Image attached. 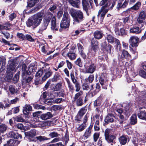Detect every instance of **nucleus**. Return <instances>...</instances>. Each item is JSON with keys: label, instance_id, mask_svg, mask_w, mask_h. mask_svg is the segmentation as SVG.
Listing matches in <instances>:
<instances>
[{"label": "nucleus", "instance_id": "nucleus-51", "mask_svg": "<svg viewBox=\"0 0 146 146\" xmlns=\"http://www.w3.org/2000/svg\"><path fill=\"white\" fill-rule=\"evenodd\" d=\"M62 86V84L61 83H58L53 87L52 90L54 91H58L61 89Z\"/></svg>", "mask_w": 146, "mask_h": 146}, {"label": "nucleus", "instance_id": "nucleus-39", "mask_svg": "<svg viewBox=\"0 0 146 146\" xmlns=\"http://www.w3.org/2000/svg\"><path fill=\"white\" fill-rule=\"evenodd\" d=\"M46 23L48 24L51 19L52 18L53 14L51 12L48 11L46 13Z\"/></svg>", "mask_w": 146, "mask_h": 146}, {"label": "nucleus", "instance_id": "nucleus-9", "mask_svg": "<svg viewBox=\"0 0 146 146\" xmlns=\"http://www.w3.org/2000/svg\"><path fill=\"white\" fill-rule=\"evenodd\" d=\"M145 106L140 107L139 108V111L137 113L138 117L140 119L146 121V112L145 110L143 109H146Z\"/></svg>", "mask_w": 146, "mask_h": 146}, {"label": "nucleus", "instance_id": "nucleus-52", "mask_svg": "<svg viewBox=\"0 0 146 146\" xmlns=\"http://www.w3.org/2000/svg\"><path fill=\"white\" fill-rule=\"evenodd\" d=\"M60 76L59 73L56 72L54 74L53 77L51 79L52 81V82H56L59 79Z\"/></svg>", "mask_w": 146, "mask_h": 146}, {"label": "nucleus", "instance_id": "nucleus-55", "mask_svg": "<svg viewBox=\"0 0 146 146\" xmlns=\"http://www.w3.org/2000/svg\"><path fill=\"white\" fill-rule=\"evenodd\" d=\"M100 135V133L95 132L93 134V139L94 141L96 142L97 141Z\"/></svg>", "mask_w": 146, "mask_h": 146}, {"label": "nucleus", "instance_id": "nucleus-49", "mask_svg": "<svg viewBox=\"0 0 146 146\" xmlns=\"http://www.w3.org/2000/svg\"><path fill=\"white\" fill-rule=\"evenodd\" d=\"M94 78V74H90L89 75L88 78L85 79V81L86 82H88L89 83H91L93 81Z\"/></svg>", "mask_w": 146, "mask_h": 146}, {"label": "nucleus", "instance_id": "nucleus-63", "mask_svg": "<svg viewBox=\"0 0 146 146\" xmlns=\"http://www.w3.org/2000/svg\"><path fill=\"white\" fill-rule=\"evenodd\" d=\"M43 73V70L42 69H40L36 73L35 76L36 77L39 78Z\"/></svg>", "mask_w": 146, "mask_h": 146}, {"label": "nucleus", "instance_id": "nucleus-25", "mask_svg": "<svg viewBox=\"0 0 146 146\" xmlns=\"http://www.w3.org/2000/svg\"><path fill=\"white\" fill-rule=\"evenodd\" d=\"M99 42L97 39L93 38L91 40V48L99 49Z\"/></svg>", "mask_w": 146, "mask_h": 146}, {"label": "nucleus", "instance_id": "nucleus-44", "mask_svg": "<svg viewBox=\"0 0 146 146\" xmlns=\"http://www.w3.org/2000/svg\"><path fill=\"white\" fill-rule=\"evenodd\" d=\"M86 106L87 105L82 108L78 112V113L81 116L83 117L86 113L87 110Z\"/></svg>", "mask_w": 146, "mask_h": 146}, {"label": "nucleus", "instance_id": "nucleus-12", "mask_svg": "<svg viewBox=\"0 0 146 146\" xmlns=\"http://www.w3.org/2000/svg\"><path fill=\"white\" fill-rule=\"evenodd\" d=\"M141 5V2L138 1L133 6L129 8L125 11H124V12H125L127 13H130L133 12V11H132V10L137 11L139 9Z\"/></svg>", "mask_w": 146, "mask_h": 146}, {"label": "nucleus", "instance_id": "nucleus-1", "mask_svg": "<svg viewBox=\"0 0 146 146\" xmlns=\"http://www.w3.org/2000/svg\"><path fill=\"white\" fill-rule=\"evenodd\" d=\"M46 15V10H42L39 13L34 15L26 22L27 26L33 28L36 27L41 23L42 18Z\"/></svg>", "mask_w": 146, "mask_h": 146}, {"label": "nucleus", "instance_id": "nucleus-34", "mask_svg": "<svg viewBox=\"0 0 146 146\" xmlns=\"http://www.w3.org/2000/svg\"><path fill=\"white\" fill-rule=\"evenodd\" d=\"M116 136L113 135H110L105 138L106 141L109 143H113L114 139H116Z\"/></svg>", "mask_w": 146, "mask_h": 146}, {"label": "nucleus", "instance_id": "nucleus-41", "mask_svg": "<svg viewBox=\"0 0 146 146\" xmlns=\"http://www.w3.org/2000/svg\"><path fill=\"white\" fill-rule=\"evenodd\" d=\"M65 80L67 82L69 90L71 92L74 91V86L71 83L69 80L68 78H65Z\"/></svg>", "mask_w": 146, "mask_h": 146}, {"label": "nucleus", "instance_id": "nucleus-58", "mask_svg": "<svg viewBox=\"0 0 146 146\" xmlns=\"http://www.w3.org/2000/svg\"><path fill=\"white\" fill-rule=\"evenodd\" d=\"M54 102V99L53 98H50L49 99H46V104L48 105H52Z\"/></svg>", "mask_w": 146, "mask_h": 146}, {"label": "nucleus", "instance_id": "nucleus-43", "mask_svg": "<svg viewBox=\"0 0 146 146\" xmlns=\"http://www.w3.org/2000/svg\"><path fill=\"white\" fill-rule=\"evenodd\" d=\"M16 140L14 139H10L9 141H7L6 144H4L3 146H14Z\"/></svg>", "mask_w": 146, "mask_h": 146}, {"label": "nucleus", "instance_id": "nucleus-62", "mask_svg": "<svg viewBox=\"0 0 146 146\" xmlns=\"http://www.w3.org/2000/svg\"><path fill=\"white\" fill-rule=\"evenodd\" d=\"M139 17L142 19H145L146 17V13L145 12L142 10L140 12L139 15Z\"/></svg>", "mask_w": 146, "mask_h": 146}, {"label": "nucleus", "instance_id": "nucleus-11", "mask_svg": "<svg viewBox=\"0 0 146 146\" xmlns=\"http://www.w3.org/2000/svg\"><path fill=\"white\" fill-rule=\"evenodd\" d=\"M56 19L54 16L53 17L51 21V29L56 31H58L60 26V24L56 23Z\"/></svg>", "mask_w": 146, "mask_h": 146}, {"label": "nucleus", "instance_id": "nucleus-50", "mask_svg": "<svg viewBox=\"0 0 146 146\" xmlns=\"http://www.w3.org/2000/svg\"><path fill=\"white\" fill-rule=\"evenodd\" d=\"M33 75H31L30 76L26 78L24 80V81L25 82L26 84H28L31 83L33 79Z\"/></svg>", "mask_w": 146, "mask_h": 146}, {"label": "nucleus", "instance_id": "nucleus-29", "mask_svg": "<svg viewBox=\"0 0 146 146\" xmlns=\"http://www.w3.org/2000/svg\"><path fill=\"white\" fill-rule=\"evenodd\" d=\"M129 31L130 33L135 34H139L141 32V29L140 30L139 27L136 26L130 28Z\"/></svg>", "mask_w": 146, "mask_h": 146}, {"label": "nucleus", "instance_id": "nucleus-8", "mask_svg": "<svg viewBox=\"0 0 146 146\" xmlns=\"http://www.w3.org/2000/svg\"><path fill=\"white\" fill-rule=\"evenodd\" d=\"M116 35L119 36H124L127 35L128 31L126 30L124 27L119 29L117 27H115L114 30Z\"/></svg>", "mask_w": 146, "mask_h": 146}, {"label": "nucleus", "instance_id": "nucleus-42", "mask_svg": "<svg viewBox=\"0 0 146 146\" xmlns=\"http://www.w3.org/2000/svg\"><path fill=\"white\" fill-rule=\"evenodd\" d=\"M9 90L12 94H13L17 93V90L15 86L11 85L9 87Z\"/></svg>", "mask_w": 146, "mask_h": 146}, {"label": "nucleus", "instance_id": "nucleus-61", "mask_svg": "<svg viewBox=\"0 0 146 146\" xmlns=\"http://www.w3.org/2000/svg\"><path fill=\"white\" fill-rule=\"evenodd\" d=\"M13 118L15 121L17 122H23L25 120L23 119L22 117L19 115L14 117Z\"/></svg>", "mask_w": 146, "mask_h": 146}, {"label": "nucleus", "instance_id": "nucleus-5", "mask_svg": "<svg viewBox=\"0 0 146 146\" xmlns=\"http://www.w3.org/2000/svg\"><path fill=\"white\" fill-rule=\"evenodd\" d=\"M101 50L104 54H111V51L113 49V46L105 41L100 44Z\"/></svg>", "mask_w": 146, "mask_h": 146}, {"label": "nucleus", "instance_id": "nucleus-6", "mask_svg": "<svg viewBox=\"0 0 146 146\" xmlns=\"http://www.w3.org/2000/svg\"><path fill=\"white\" fill-rule=\"evenodd\" d=\"M11 63L8 66L6 72L8 75L12 77L14 72L15 68L17 65L16 61L13 59H11L10 61Z\"/></svg>", "mask_w": 146, "mask_h": 146}, {"label": "nucleus", "instance_id": "nucleus-27", "mask_svg": "<svg viewBox=\"0 0 146 146\" xmlns=\"http://www.w3.org/2000/svg\"><path fill=\"white\" fill-rule=\"evenodd\" d=\"M32 110V107L29 105L26 104L24 107H23V112L24 114L27 115L29 114V112Z\"/></svg>", "mask_w": 146, "mask_h": 146}, {"label": "nucleus", "instance_id": "nucleus-15", "mask_svg": "<svg viewBox=\"0 0 146 146\" xmlns=\"http://www.w3.org/2000/svg\"><path fill=\"white\" fill-rule=\"evenodd\" d=\"M132 103L129 102L126 104L123 113L127 117H128L130 115V112L132 110L131 107L132 106Z\"/></svg>", "mask_w": 146, "mask_h": 146}, {"label": "nucleus", "instance_id": "nucleus-53", "mask_svg": "<svg viewBox=\"0 0 146 146\" xmlns=\"http://www.w3.org/2000/svg\"><path fill=\"white\" fill-rule=\"evenodd\" d=\"M76 46L75 45H72L71 48L69 49V52L67 54H68V55L69 56V54H72V53H75L76 52L75 51V50L76 48Z\"/></svg>", "mask_w": 146, "mask_h": 146}, {"label": "nucleus", "instance_id": "nucleus-26", "mask_svg": "<svg viewBox=\"0 0 146 146\" xmlns=\"http://www.w3.org/2000/svg\"><path fill=\"white\" fill-rule=\"evenodd\" d=\"M109 9H104L100 12V9L99 11L98 16L100 15V20L101 21H103L106 13L108 12Z\"/></svg>", "mask_w": 146, "mask_h": 146}, {"label": "nucleus", "instance_id": "nucleus-17", "mask_svg": "<svg viewBox=\"0 0 146 146\" xmlns=\"http://www.w3.org/2000/svg\"><path fill=\"white\" fill-rule=\"evenodd\" d=\"M119 140L120 144L122 145H125L129 141L128 137L127 135H123L119 138Z\"/></svg>", "mask_w": 146, "mask_h": 146}, {"label": "nucleus", "instance_id": "nucleus-48", "mask_svg": "<svg viewBox=\"0 0 146 146\" xmlns=\"http://www.w3.org/2000/svg\"><path fill=\"white\" fill-rule=\"evenodd\" d=\"M72 6L77 8H79L78 3L73 0H66Z\"/></svg>", "mask_w": 146, "mask_h": 146}, {"label": "nucleus", "instance_id": "nucleus-36", "mask_svg": "<svg viewBox=\"0 0 146 146\" xmlns=\"http://www.w3.org/2000/svg\"><path fill=\"white\" fill-rule=\"evenodd\" d=\"M83 100V97H80L79 98L76 100L75 101L77 106H81L84 104Z\"/></svg>", "mask_w": 146, "mask_h": 146}, {"label": "nucleus", "instance_id": "nucleus-28", "mask_svg": "<svg viewBox=\"0 0 146 146\" xmlns=\"http://www.w3.org/2000/svg\"><path fill=\"white\" fill-rule=\"evenodd\" d=\"M46 80V73H45L43 77L42 78L41 80L39 78L36 77L35 80L34 84L35 85H37L39 84H42Z\"/></svg>", "mask_w": 146, "mask_h": 146}, {"label": "nucleus", "instance_id": "nucleus-60", "mask_svg": "<svg viewBox=\"0 0 146 146\" xmlns=\"http://www.w3.org/2000/svg\"><path fill=\"white\" fill-rule=\"evenodd\" d=\"M86 127V124L82 123L81 124L77 129L78 132H81L83 131Z\"/></svg>", "mask_w": 146, "mask_h": 146}, {"label": "nucleus", "instance_id": "nucleus-3", "mask_svg": "<svg viewBox=\"0 0 146 146\" xmlns=\"http://www.w3.org/2000/svg\"><path fill=\"white\" fill-rule=\"evenodd\" d=\"M70 18L67 11H64L63 17L60 24V28L59 31L61 32L62 29H66L69 28L70 25Z\"/></svg>", "mask_w": 146, "mask_h": 146}, {"label": "nucleus", "instance_id": "nucleus-45", "mask_svg": "<svg viewBox=\"0 0 146 146\" xmlns=\"http://www.w3.org/2000/svg\"><path fill=\"white\" fill-rule=\"evenodd\" d=\"M5 63L4 60L0 58V72L5 69Z\"/></svg>", "mask_w": 146, "mask_h": 146}, {"label": "nucleus", "instance_id": "nucleus-22", "mask_svg": "<svg viewBox=\"0 0 146 146\" xmlns=\"http://www.w3.org/2000/svg\"><path fill=\"white\" fill-rule=\"evenodd\" d=\"M8 136L14 139H18L19 137L21 139L22 137L21 135L18 134V133L13 131H10L8 133Z\"/></svg>", "mask_w": 146, "mask_h": 146}, {"label": "nucleus", "instance_id": "nucleus-33", "mask_svg": "<svg viewBox=\"0 0 146 146\" xmlns=\"http://www.w3.org/2000/svg\"><path fill=\"white\" fill-rule=\"evenodd\" d=\"M36 134V130L35 129H32L29 132L25 133L26 136L30 137H33L35 136Z\"/></svg>", "mask_w": 146, "mask_h": 146}, {"label": "nucleus", "instance_id": "nucleus-20", "mask_svg": "<svg viewBox=\"0 0 146 146\" xmlns=\"http://www.w3.org/2000/svg\"><path fill=\"white\" fill-rule=\"evenodd\" d=\"M129 125H131L136 124L137 122V114L134 113L132 114L129 119Z\"/></svg>", "mask_w": 146, "mask_h": 146}, {"label": "nucleus", "instance_id": "nucleus-40", "mask_svg": "<svg viewBox=\"0 0 146 146\" xmlns=\"http://www.w3.org/2000/svg\"><path fill=\"white\" fill-rule=\"evenodd\" d=\"M39 101L41 104H44L46 102V92H44L42 95L39 100Z\"/></svg>", "mask_w": 146, "mask_h": 146}, {"label": "nucleus", "instance_id": "nucleus-30", "mask_svg": "<svg viewBox=\"0 0 146 146\" xmlns=\"http://www.w3.org/2000/svg\"><path fill=\"white\" fill-rule=\"evenodd\" d=\"M131 55L127 51L123 50L122 51L121 57L122 59L124 60L129 58H131Z\"/></svg>", "mask_w": 146, "mask_h": 146}, {"label": "nucleus", "instance_id": "nucleus-46", "mask_svg": "<svg viewBox=\"0 0 146 146\" xmlns=\"http://www.w3.org/2000/svg\"><path fill=\"white\" fill-rule=\"evenodd\" d=\"M59 135H60L58 134L56 131H54L52 132H51L48 135L50 138H48L46 137V140L49 139L50 138H52L54 137H58Z\"/></svg>", "mask_w": 146, "mask_h": 146}, {"label": "nucleus", "instance_id": "nucleus-35", "mask_svg": "<svg viewBox=\"0 0 146 146\" xmlns=\"http://www.w3.org/2000/svg\"><path fill=\"white\" fill-rule=\"evenodd\" d=\"M7 126L4 124L0 125V136H3V134L7 129Z\"/></svg>", "mask_w": 146, "mask_h": 146}, {"label": "nucleus", "instance_id": "nucleus-21", "mask_svg": "<svg viewBox=\"0 0 146 146\" xmlns=\"http://www.w3.org/2000/svg\"><path fill=\"white\" fill-rule=\"evenodd\" d=\"M96 66L94 64L92 63L86 70V72L92 74L96 70Z\"/></svg>", "mask_w": 146, "mask_h": 146}, {"label": "nucleus", "instance_id": "nucleus-23", "mask_svg": "<svg viewBox=\"0 0 146 146\" xmlns=\"http://www.w3.org/2000/svg\"><path fill=\"white\" fill-rule=\"evenodd\" d=\"M94 38L96 39L100 40L103 37L104 34L101 31L96 30L93 34Z\"/></svg>", "mask_w": 146, "mask_h": 146}, {"label": "nucleus", "instance_id": "nucleus-16", "mask_svg": "<svg viewBox=\"0 0 146 146\" xmlns=\"http://www.w3.org/2000/svg\"><path fill=\"white\" fill-rule=\"evenodd\" d=\"M82 3L83 9L86 12L87 15H88V10L90 8L88 1V0H82Z\"/></svg>", "mask_w": 146, "mask_h": 146}, {"label": "nucleus", "instance_id": "nucleus-4", "mask_svg": "<svg viewBox=\"0 0 146 146\" xmlns=\"http://www.w3.org/2000/svg\"><path fill=\"white\" fill-rule=\"evenodd\" d=\"M107 74L101 73L99 75L98 78L99 82L101 84L102 88L107 89L108 85V80L107 76Z\"/></svg>", "mask_w": 146, "mask_h": 146}, {"label": "nucleus", "instance_id": "nucleus-31", "mask_svg": "<svg viewBox=\"0 0 146 146\" xmlns=\"http://www.w3.org/2000/svg\"><path fill=\"white\" fill-rule=\"evenodd\" d=\"M42 0H28L27 2V7H32L35 5L39 1Z\"/></svg>", "mask_w": 146, "mask_h": 146}, {"label": "nucleus", "instance_id": "nucleus-37", "mask_svg": "<svg viewBox=\"0 0 146 146\" xmlns=\"http://www.w3.org/2000/svg\"><path fill=\"white\" fill-rule=\"evenodd\" d=\"M99 66L101 68L103 72L101 73L107 74V72L108 70V67L105 63H100Z\"/></svg>", "mask_w": 146, "mask_h": 146}, {"label": "nucleus", "instance_id": "nucleus-59", "mask_svg": "<svg viewBox=\"0 0 146 146\" xmlns=\"http://www.w3.org/2000/svg\"><path fill=\"white\" fill-rule=\"evenodd\" d=\"M139 75L142 78L146 79V72L143 70H140L139 71Z\"/></svg>", "mask_w": 146, "mask_h": 146}, {"label": "nucleus", "instance_id": "nucleus-24", "mask_svg": "<svg viewBox=\"0 0 146 146\" xmlns=\"http://www.w3.org/2000/svg\"><path fill=\"white\" fill-rule=\"evenodd\" d=\"M116 38L110 34H108L105 37V40H107L108 43L111 44L114 43Z\"/></svg>", "mask_w": 146, "mask_h": 146}, {"label": "nucleus", "instance_id": "nucleus-13", "mask_svg": "<svg viewBox=\"0 0 146 146\" xmlns=\"http://www.w3.org/2000/svg\"><path fill=\"white\" fill-rule=\"evenodd\" d=\"M115 117L113 114L108 113L104 119L105 124L106 125H107L110 123L113 122Z\"/></svg>", "mask_w": 146, "mask_h": 146}, {"label": "nucleus", "instance_id": "nucleus-10", "mask_svg": "<svg viewBox=\"0 0 146 146\" xmlns=\"http://www.w3.org/2000/svg\"><path fill=\"white\" fill-rule=\"evenodd\" d=\"M124 1V0H119L118 1L116 8L118 11L122 9L125 8L128 5L129 0H125V1L122 3Z\"/></svg>", "mask_w": 146, "mask_h": 146}, {"label": "nucleus", "instance_id": "nucleus-7", "mask_svg": "<svg viewBox=\"0 0 146 146\" xmlns=\"http://www.w3.org/2000/svg\"><path fill=\"white\" fill-rule=\"evenodd\" d=\"M139 38L137 36H131L129 40L130 48L136 47L139 45Z\"/></svg>", "mask_w": 146, "mask_h": 146}, {"label": "nucleus", "instance_id": "nucleus-2", "mask_svg": "<svg viewBox=\"0 0 146 146\" xmlns=\"http://www.w3.org/2000/svg\"><path fill=\"white\" fill-rule=\"evenodd\" d=\"M69 13L72 17L73 21L77 23H80L84 21L85 19L83 12L80 10L71 9Z\"/></svg>", "mask_w": 146, "mask_h": 146}, {"label": "nucleus", "instance_id": "nucleus-18", "mask_svg": "<svg viewBox=\"0 0 146 146\" xmlns=\"http://www.w3.org/2000/svg\"><path fill=\"white\" fill-rule=\"evenodd\" d=\"M109 0H102L99 3L100 6H102L100 9V12H101L103 10L106 9V8L109 7L110 5V4L108 3V2Z\"/></svg>", "mask_w": 146, "mask_h": 146}, {"label": "nucleus", "instance_id": "nucleus-47", "mask_svg": "<svg viewBox=\"0 0 146 146\" xmlns=\"http://www.w3.org/2000/svg\"><path fill=\"white\" fill-rule=\"evenodd\" d=\"M115 43L116 44L115 46L116 49L117 50H121V44L120 43V40L116 38L115 40Z\"/></svg>", "mask_w": 146, "mask_h": 146}, {"label": "nucleus", "instance_id": "nucleus-54", "mask_svg": "<svg viewBox=\"0 0 146 146\" xmlns=\"http://www.w3.org/2000/svg\"><path fill=\"white\" fill-rule=\"evenodd\" d=\"M83 94V92L82 91H80L79 92L76 93L74 95V101H75L76 100L78 99L80 97H81V96Z\"/></svg>", "mask_w": 146, "mask_h": 146}, {"label": "nucleus", "instance_id": "nucleus-14", "mask_svg": "<svg viewBox=\"0 0 146 146\" xmlns=\"http://www.w3.org/2000/svg\"><path fill=\"white\" fill-rule=\"evenodd\" d=\"M101 90V87L99 83L96 84L95 86V89L93 91L89 92V95L92 97H93L96 95Z\"/></svg>", "mask_w": 146, "mask_h": 146}, {"label": "nucleus", "instance_id": "nucleus-64", "mask_svg": "<svg viewBox=\"0 0 146 146\" xmlns=\"http://www.w3.org/2000/svg\"><path fill=\"white\" fill-rule=\"evenodd\" d=\"M75 64L80 67L82 66L81 60L80 58H78L75 62Z\"/></svg>", "mask_w": 146, "mask_h": 146}, {"label": "nucleus", "instance_id": "nucleus-32", "mask_svg": "<svg viewBox=\"0 0 146 146\" xmlns=\"http://www.w3.org/2000/svg\"><path fill=\"white\" fill-rule=\"evenodd\" d=\"M62 105H53L51 108L48 107H46V109L52 110L53 109L54 111L60 110L62 109Z\"/></svg>", "mask_w": 146, "mask_h": 146}, {"label": "nucleus", "instance_id": "nucleus-57", "mask_svg": "<svg viewBox=\"0 0 146 146\" xmlns=\"http://www.w3.org/2000/svg\"><path fill=\"white\" fill-rule=\"evenodd\" d=\"M0 33L3 35L7 39H8L10 37V34L7 31H1Z\"/></svg>", "mask_w": 146, "mask_h": 146}, {"label": "nucleus", "instance_id": "nucleus-56", "mask_svg": "<svg viewBox=\"0 0 146 146\" xmlns=\"http://www.w3.org/2000/svg\"><path fill=\"white\" fill-rule=\"evenodd\" d=\"M91 131H90L89 130L86 129L84 134L83 135V137H85L84 139H87L91 135Z\"/></svg>", "mask_w": 146, "mask_h": 146}, {"label": "nucleus", "instance_id": "nucleus-19", "mask_svg": "<svg viewBox=\"0 0 146 146\" xmlns=\"http://www.w3.org/2000/svg\"><path fill=\"white\" fill-rule=\"evenodd\" d=\"M103 99L102 95H100L98 97L94 102V107H100L102 103Z\"/></svg>", "mask_w": 146, "mask_h": 146}, {"label": "nucleus", "instance_id": "nucleus-38", "mask_svg": "<svg viewBox=\"0 0 146 146\" xmlns=\"http://www.w3.org/2000/svg\"><path fill=\"white\" fill-rule=\"evenodd\" d=\"M98 50V49L91 47L89 50V54L92 57H94L96 55V52Z\"/></svg>", "mask_w": 146, "mask_h": 146}]
</instances>
